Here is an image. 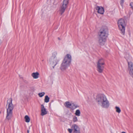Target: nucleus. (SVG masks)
<instances>
[{"label":"nucleus","instance_id":"f257e3e1","mask_svg":"<svg viewBox=\"0 0 133 133\" xmlns=\"http://www.w3.org/2000/svg\"><path fill=\"white\" fill-rule=\"evenodd\" d=\"M96 101L98 105L103 108L108 109L110 106L109 102L106 96L104 94H101L98 95Z\"/></svg>","mask_w":133,"mask_h":133},{"label":"nucleus","instance_id":"f03ea898","mask_svg":"<svg viewBox=\"0 0 133 133\" xmlns=\"http://www.w3.org/2000/svg\"><path fill=\"white\" fill-rule=\"evenodd\" d=\"M96 101L98 105L103 108L108 109L110 106L109 102L106 96L104 94H101L98 95Z\"/></svg>","mask_w":133,"mask_h":133},{"label":"nucleus","instance_id":"7ed1b4c3","mask_svg":"<svg viewBox=\"0 0 133 133\" xmlns=\"http://www.w3.org/2000/svg\"><path fill=\"white\" fill-rule=\"evenodd\" d=\"M108 30L107 29H101L99 33L98 43L101 45H103L106 41L108 35Z\"/></svg>","mask_w":133,"mask_h":133},{"label":"nucleus","instance_id":"20e7f679","mask_svg":"<svg viewBox=\"0 0 133 133\" xmlns=\"http://www.w3.org/2000/svg\"><path fill=\"white\" fill-rule=\"evenodd\" d=\"M71 59V56L70 54H68L65 56L60 67V69L62 71L65 70L69 66Z\"/></svg>","mask_w":133,"mask_h":133},{"label":"nucleus","instance_id":"39448f33","mask_svg":"<svg viewBox=\"0 0 133 133\" xmlns=\"http://www.w3.org/2000/svg\"><path fill=\"white\" fill-rule=\"evenodd\" d=\"M6 106L7 108L6 119L9 120L12 117V110L14 107L12 104V100L11 98H10L8 100Z\"/></svg>","mask_w":133,"mask_h":133},{"label":"nucleus","instance_id":"423d86ee","mask_svg":"<svg viewBox=\"0 0 133 133\" xmlns=\"http://www.w3.org/2000/svg\"><path fill=\"white\" fill-rule=\"evenodd\" d=\"M118 25L121 33L124 35L125 33V26L124 20L122 18L119 19L118 21Z\"/></svg>","mask_w":133,"mask_h":133},{"label":"nucleus","instance_id":"0eeeda50","mask_svg":"<svg viewBox=\"0 0 133 133\" xmlns=\"http://www.w3.org/2000/svg\"><path fill=\"white\" fill-rule=\"evenodd\" d=\"M69 0H63L61 4L60 8L59 9V14L62 15L65 12L66 9L69 3Z\"/></svg>","mask_w":133,"mask_h":133},{"label":"nucleus","instance_id":"6e6552de","mask_svg":"<svg viewBox=\"0 0 133 133\" xmlns=\"http://www.w3.org/2000/svg\"><path fill=\"white\" fill-rule=\"evenodd\" d=\"M57 55V52H54L53 53L52 56L51 58V61L52 63V64L54 65L53 66V68L60 60L59 58L56 57Z\"/></svg>","mask_w":133,"mask_h":133},{"label":"nucleus","instance_id":"1a4fd4ad","mask_svg":"<svg viewBox=\"0 0 133 133\" xmlns=\"http://www.w3.org/2000/svg\"><path fill=\"white\" fill-rule=\"evenodd\" d=\"M128 70L130 76L133 78V63L131 62H128Z\"/></svg>","mask_w":133,"mask_h":133},{"label":"nucleus","instance_id":"9d476101","mask_svg":"<svg viewBox=\"0 0 133 133\" xmlns=\"http://www.w3.org/2000/svg\"><path fill=\"white\" fill-rule=\"evenodd\" d=\"M96 10L97 11V12L101 14H103L104 12V8L102 6H97L95 8Z\"/></svg>","mask_w":133,"mask_h":133},{"label":"nucleus","instance_id":"9b49d317","mask_svg":"<svg viewBox=\"0 0 133 133\" xmlns=\"http://www.w3.org/2000/svg\"><path fill=\"white\" fill-rule=\"evenodd\" d=\"M47 113V111L46 109L44 108L43 104L41 105V115L42 116L46 115Z\"/></svg>","mask_w":133,"mask_h":133},{"label":"nucleus","instance_id":"f8f14e48","mask_svg":"<svg viewBox=\"0 0 133 133\" xmlns=\"http://www.w3.org/2000/svg\"><path fill=\"white\" fill-rule=\"evenodd\" d=\"M97 70L98 72L100 73H102L104 70V65H97Z\"/></svg>","mask_w":133,"mask_h":133},{"label":"nucleus","instance_id":"ddd939ff","mask_svg":"<svg viewBox=\"0 0 133 133\" xmlns=\"http://www.w3.org/2000/svg\"><path fill=\"white\" fill-rule=\"evenodd\" d=\"M105 64V62L104 60L102 58L99 59L97 63V65H103Z\"/></svg>","mask_w":133,"mask_h":133},{"label":"nucleus","instance_id":"4468645a","mask_svg":"<svg viewBox=\"0 0 133 133\" xmlns=\"http://www.w3.org/2000/svg\"><path fill=\"white\" fill-rule=\"evenodd\" d=\"M71 128L73 129L74 131L79 130V128L78 126L76 124H73L71 126Z\"/></svg>","mask_w":133,"mask_h":133},{"label":"nucleus","instance_id":"2eb2a0df","mask_svg":"<svg viewBox=\"0 0 133 133\" xmlns=\"http://www.w3.org/2000/svg\"><path fill=\"white\" fill-rule=\"evenodd\" d=\"M79 107V106L78 105L74 103H73L72 104V105L70 107V109L72 110H74Z\"/></svg>","mask_w":133,"mask_h":133},{"label":"nucleus","instance_id":"dca6fc26","mask_svg":"<svg viewBox=\"0 0 133 133\" xmlns=\"http://www.w3.org/2000/svg\"><path fill=\"white\" fill-rule=\"evenodd\" d=\"M39 74L38 72H34L31 74L32 76L34 79H37L38 77Z\"/></svg>","mask_w":133,"mask_h":133},{"label":"nucleus","instance_id":"f3484780","mask_svg":"<svg viewBox=\"0 0 133 133\" xmlns=\"http://www.w3.org/2000/svg\"><path fill=\"white\" fill-rule=\"evenodd\" d=\"M124 57L128 61V60H130L131 58V57L130 56L129 54L127 53H125Z\"/></svg>","mask_w":133,"mask_h":133},{"label":"nucleus","instance_id":"a211bd4d","mask_svg":"<svg viewBox=\"0 0 133 133\" xmlns=\"http://www.w3.org/2000/svg\"><path fill=\"white\" fill-rule=\"evenodd\" d=\"M72 105V104L70 103L69 102L67 101L65 102L64 104V105L67 108H70V107Z\"/></svg>","mask_w":133,"mask_h":133},{"label":"nucleus","instance_id":"6ab92c4d","mask_svg":"<svg viewBox=\"0 0 133 133\" xmlns=\"http://www.w3.org/2000/svg\"><path fill=\"white\" fill-rule=\"evenodd\" d=\"M81 112L80 110L79 109L76 110L75 113V115L77 116H79L80 115Z\"/></svg>","mask_w":133,"mask_h":133},{"label":"nucleus","instance_id":"aec40b11","mask_svg":"<svg viewBox=\"0 0 133 133\" xmlns=\"http://www.w3.org/2000/svg\"><path fill=\"white\" fill-rule=\"evenodd\" d=\"M25 121L27 123L29 122L30 121V119L28 115H26L25 117Z\"/></svg>","mask_w":133,"mask_h":133},{"label":"nucleus","instance_id":"412c9836","mask_svg":"<svg viewBox=\"0 0 133 133\" xmlns=\"http://www.w3.org/2000/svg\"><path fill=\"white\" fill-rule=\"evenodd\" d=\"M116 111L118 113H119L121 112V110L117 106H116L115 107Z\"/></svg>","mask_w":133,"mask_h":133},{"label":"nucleus","instance_id":"4be33fe9","mask_svg":"<svg viewBox=\"0 0 133 133\" xmlns=\"http://www.w3.org/2000/svg\"><path fill=\"white\" fill-rule=\"evenodd\" d=\"M49 98L48 96H46L45 97L44 102L46 103H48L49 101Z\"/></svg>","mask_w":133,"mask_h":133},{"label":"nucleus","instance_id":"5701e85b","mask_svg":"<svg viewBox=\"0 0 133 133\" xmlns=\"http://www.w3.org/2000/svg\"><path fill=\"white\" fill-rule=\"evenodd\" d=\"M73 121L74 122H77L78 119L77 117L76 116H74L73 117Z\"/></svg>","mask_w":133,"mask_h":133},{"label":"nucleus","instance_id":"b1692460","mask_svg":"<svg viewBox=\"0 0 133 133\" xmlns=\"http://www.w3.org/2000/svg\"><path fill=\"white\" fill-rule=\"evenodd\" d=\"M45 94V92H43L39 93L38 95L40 97H41L44 95Z\"/></svg>","mask_w":133,"mask_h":133},{"label":"nucleus","instance_id":"393cba45","mask_svg":"<svg viewBox=\"0 0 133 133\" xmlns=\"http://www.w3.org/2000/svg\"><path fill=\"white\" fill-rule=\"evenodd\" d=\"M124 2V0H121L120 1V4L122 6L123 5Z\"/></svg>","mask_w":133,"mask_h":133},{"label":"nucleus","instance_id":"a878e982","mask_svg":"<svg viewBox=\"0 0 133 133\" xmlns=\"http://www.w3.org/2000/svg\"><path fill=\"white\" fill-rule=\"evenodd\" d=\"M73 130V129H68V131L70 133H71Z\"/></svg>","mask_w":133,"mask_h":133},{"label":"nucleus","instance_id":"bb28decb","mask_svg":"<svg viewBox=\"0 0 133 133\" xmlns=\"http://www.w3.org/2000/svg\"><path fill=\"white\" fill-rule=\"evenodd\" d=\"M131 7L133 10V2H131L130 4Z\"/></svg>","mask_w":133,"mask_h":133},{"label":"nucleus","instance_id":"cd10ccee","mask_svg":"<svg viewBox=\"0 0 133 133\" xmlns=\"http://www.w3.org/2000/svg\"><path fill=\"white\" fill-rule=\"evenodd\" d=\"M74 133H80V130L74 131Z\"/></svg>","mask_w":133,"mask_h":133},{"label":"nucleus","instance_id":"c85d7f7f","mask_svg":"<svg viewBox=\"0 0 133 133\" xmlns=\"http://www.w3.org/2000/svg\"><path fill=\"white\" fill-rule=\"evenodd\" d=\"M29 133V130H27V133Z\"/></svg>","mask_w":133,"mask_h":133},{"label":"nucleus","instance_id":"c756f323","mask_svg":"<svg viewBox=\"0 0 133 133\" xmlns=\"http://www.w3.org/2000/svg\"><path fill=\"white\" fill-rule=\"evenodd\" d=\"M121 133H126L125 132H122Z\"/></svg>","mask_w":133,"mask_h":133},{"label":"nucleus","instance_id":"7c9ffc66","mask_svg":"<svg viewBox=\"0 0 133 133\" xmlns=\"http://www.w3.org/2000/svg\"><path fill=\"white\" fill-rule=\"evenodd\" d=\"M58 39L59 40H60V38H58Z\"/></svg>","mask_w":133,"mask_h":133},{"label":"nucleus","instance_id":"2f4dec72","mask_svg":"<svg viewBox=\"0 0 133 133\" xmlns=\"http://www.w3.org/2000/svg\"><path fill=\"white\" fill-rule=\"evenodd\" d=\"M1 40H0V44H1Z\"/></svg>","mask_w":133,"mask_h":133}]
</instances>
